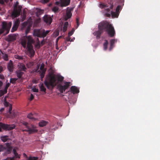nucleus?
Returning a JSON list of instances; mask_svg holds the SVG:
<instances>
[{"mask_svg": "<svg viewBox=\"0 0 160 160\" xmlns=\"http://www.w3.org/2000/svg\"><path fill=\"white\" fill-rule=\"evenodd\" d=\"M10 0V1L11 2H12V0Z\"/></svg>", "mask_w": 160, "mask_h": 160, "instance_id": "338daca9", "label": "nucleus"}, {"mask_svg": "<svg viewBox=\"0 0 160 160\" xmlns=\"http://www.w3.org/2000/svg\"><path fill=\"white\" fill-rule=\"evenodd\" d=\"M61 36H59V37L58 38L59 39V38H61Z\"/></svg>", "mask_w": 160, "mask_h": 160, "instance_id": "0e129e2a", "label": "nucleus"}, {"mask_svg": "<svg viewBox=\"0 0 160 160\" xmlns=\"http://www.w3.org/2000/svg\"><path fill=\"white\" fill-rule=\"evenodd\" d=\"M10 83L9 82H8L6 83V86L4 88V91H1V92H0V96H2L3 95L5 94H6L7 93V89L10 86Z\"/></svg>", "mask_w": 160, "mask_h": 160, "instance_id": "6ab92c4d", "label": "nucleus"}, {"mask_svg": "<svg viewBox=\"0 0 160 160\" xmlns=\"http://www.w3.org/2000/svg\"><path fill=\"white\" fill-rule=\"evenodd\" d=\"M43 12V10L40 9H38L37 10V12L39 14H40L42 13Z\"/></svg>", "mask_w": 160, "mask_h": 160, "instance_id": "a18cd8bd", "label": "nucleus"}, {"mask_svg": "<svg viewBox=\"0 0 160 160\" xmlns=\"http://www.w3.org/2000/svg\"><path fill=\"white\" fill-rule=\"evenodd\" d=\"M70 0H60V4L61 7H65L68 5Z\"/></svg>", "mask_w": 160, "mask_h": 160, "instance_id": "f8f14e48", "label": "nucleus"}, {"mask_svg": "<svg viewBox=\"0 0 160 160\" xmlns=\"http://www.w3.org/2000/svg\"><path fill=\"white\" fill-rule=\"evenodd\" d=\"M49 0H41V2L43 3H46L48 2Z\"/></svg>", "mask_w": 160, "mask_h": 160, "instance_id": "de8ad7c7", "label": "nucleus"}, {"mask_svg": "<svg viewBox=\"0 0 160 160\" xmlns=\"http://www.w3.org/2000/svg\"><path fill=\"white\" fill-rule=\"evenodd\" d=\"M1 53L3 54V58L5 61L8 60V55L6 54H4L2 52H1Z\"/></svg>", "mask_w": 160, "mask_h": 160, "instance_id": "7c9ffc66", "label": "nucleus"}, {"mask_svg": "<svg viewBox=\"0 0 160 160\" xmlns=\"http://www.w3.org/2000/svg\"><path fill=\"white\" fill-rule=\"evenodd\" d=\"M46 71V70H44L41 71H38V72H39V73H40V76L42 81V80L43 78L44 77Z\"/></svg>", "mask_w": 160, "mask_h": 160, "instance_id": "393cba45", "label": "nucleus"}, {"mask_svg": "<svg viewBox=\"0 0 160 160\" xmlns=\"http://www.w3.org/2000/svg\"><path fill=\"white\" fill-rule=\"evenodd\" d=\"M73 8H67L66 10V15L64 18V19L65 21L67 20L71 17L72 16L71 12L73 10Z\"/></svg>", "mask_w": 160, "mask_h": 160, "instance_id": "1a4fd4ad", "label": "nucleus"}, {"mask_svg": "<svg viewBox=\"0 0 160 160\" xmlns=\"http://www.w3.org/2000/svg\"><path fill=\"white\" fill-rule=\"evenodd\" d=\"M68 25V22H66L64 23L63 28V32H65L67 31Z\"/></svg>", "mask_w": 160, "mask_h": 160, "instance_id": "bb28decb", "label": "nucleus"}, {"mask_svg": "<svg viewBox=\"0 0 160 160\" xmlns=\"http://www.w3.org/2000/svg\"><path fill=\"white\" fill-rule=\"evenodd\" d=\"M57 34V36H58V35H59V32H57V34Z\"/></svg>", "mask_w": 160, "mask_h": 160, "instance_id": "e2e57ef3", "label": "nucleus"}, {"mask_svg": "<svg viewBox=\"0 0 160 160\" xmlns=\"http://www.w3.org/2000/svg\"><path fill=\"white\" fill-rule=\"evenodd\" d=\"M3 70L2 67L0 66V73L2 72Z\"/></svg>", "mask_w": 160, "mask_h": 160, "instance_id": "603ef678", "label": "nucleus"}, {"mask_svg": "<svg viewBox=\"0 0 160 160\" xmlns=\"http://www.w3.org/2000/svg\"><path fill=\"white\" fill-rule=\"evenodd\" d=\"M17 77L19 78H21L24 73L21 70H18L16 72Z\"/></svg>", "mask_w": 160, "mask_h": 160, "instance_id": "5701e85b", "label": "nucleus"}, {"mask_svg": "<svg viewBox=\"0 0 160 160\" xmlns=\"http://www.w3.org/2000/svg\"><path fill=\"white\" fill-rule=\"evenodd\" d=\"M34 98V96L32 94H31L30 95V100L31 101Z\"/></svg>", "mask_w": 160, "mask_h": 160, "instance_id": "09e8293b", "label": "nucleus"}, {"mask_svg": "<svg viewBox=\"0 0 160 160\" xmlns=\"http://www.w3.org/2000/svg\"><path fill=\"white\" fill-rule=\"evenodd\" d=\"M5 149V148L3 145H0V152L2 151Z\"/></svg>", "mask_w": 160, "mask_h": 160, "instance_id": "79ce46f5", "label": "nucleus"}, {"mask_svg": "<svg viewBox=\"0 0 160 160\" xmlns=\"http://www.w3.org/2000/svg\"><path fill=\"white\" fill-rule=\"evenodd\" d=\"M47 122L44 121H42L39 123V125L40 127H43L46 125Z\"/></svg>", "mask_w": 160, "mask_h": 160, "instance_id": "cd10ccee", "label": "nucleus"}, {"mask_svg": "<svg viewBox=\"0 0 160 160\" xmlns=\"http://www.w3.org/2000/svg\"><path fill=\"white\" fill-rule=\"evenodd\" d=\"M75 31V30L74 28H72L71 31L70 32H69L68 33V36L70 37L71 36H72L73 34V32Z\"/></svg>", "mask_w": 160, "mask_h": 160, "instance_id": "4c0bfd02", "label": "nucleus"}, {"mask_svg": "<svg viewBox=\"0 0 160 160\" xmlns=\"http://www.w3.org/2000/svg\"><path fill=\"white\" fill-rule=\"evenodd\" d=\"M7 68L8 70L10 72H13V66L12 62L11 60H10L9 62L8 63Z\"/></svg>", "mask_w": 160, "mask_h": 160, "instance_id": "ddd939ff", "label": "nucleus"}, {"mask_svg": "<svg viewBox=\"0 0 160 160\" xmlns=\"http://www.w3.org/2000/svg\"><path fill=\"white\" fill-rule=\"evenodd\" d=\"M122 9V7L120 5H118L116 8V12H111L112 17V18H118V16L119 10Z\"/></svg>", "mask_w": 160, "mask_h": 160, "instance_id": "6e6552de", "label": "nucleus"}, {"mask_svg": "<svg viewBox=\"0 0 160 160\" xmlns=\"http://www.w3.org/2000/svg\"><path fill=\"white\" fill-rule=\"evenodd\" d=\"M33 91L34 92H38V89L36 88H34L32 89Z\"/></svg>", "mask_w": 160, "mask_h": 160, "instance_id": "49530a36", "label": "nucleus"}, {"mask_svg": "<svg viewBox=\"0 0 160 160\" xmlns=\"http://www.w3.org/2000/svg\"><path fill=\"white\" fill-rule=\"evenodd\" d=\"M18 2L17 1L14 5V9L12 13V18L17 17L20 14L21 8L19 7L18 8Z\"/></svg>", "mask_w": 160, "mask_h": 160, "instance_id": "423d86ee", "label": "nucleus"}, {"mask_svg": "<svg viewBox=\"0 0 160 160\" xmlns=\"http://www.w3.org/2000/svg\"><path fill=\"white\" fill-rule=\"evenodd\" d=\"M22 123L26 127L27 129L26 130H24L23 131L28 132L30 134L37 132L38 130L36 129L35 127L32 124H30L28 122L24 121H22Z\"/></svg>", "mask_w": 160, "mask_h": 160, "instance_id": "20e7f679", "label": "nucleus"}, {"mask_svg": "<svg viewBox=\"0 0 160 160\" xmlns=\"http://www.w3.org/2000/svg\"><path fill=\"white\" fill-rule=\"evenodd\" d=\"M30 29V25H29L28 26V27L27 28L26 30L25 31V33L26 34H27L29 32Z\"/></svg>", "mask_w": 160, "mask_h": 160, "instance_id": "ea45409f", "label": "nucleus"}, {"mask_svg": "<svg viewBox=\"0 0 160 160\" xmlns=\"http://www.w3.org/2000/svg\"><path fill=\"white\" fill-rule=\"evenodd\" d=\"M27 25V23L24 22L22 24V25L23 27H25Z\"/></svg>", "mask_w": 160, "mask_h": 160, "instance_id": "bf43d9fd", "label": "nucleus"}, {"mask_svg": "<svg viewBox=\"0 0 160 160\" xmlns=\"http://www.w3.org/2000/svg\"><path fill=\"white\" fill-rule=\"evenodd\" d=\"M7 0H4V1H6V2Z\"/></svg>", "mask_w": 160, "mask_h": 160, "instance_id": "774afa93", "label": "nucleus"}, {"mask_svg": "<svg viewBox=\"0 0 160 160\" xmlns=\"http://www.w3.org/2000/svg\"><path fill=\"white\" fill-rule=\"evenodd\" d=\"M13 154L14 155L15 157L16 158H20V155H19L18 154L16 150L15 149H14L13 150Z\"/></svg>", "mask_w": 160, "mask_h": 160, "instance_id": "c85d7f7f", "label": "nucleus"}, {"mask_svg": "<svg viewBox=\"0 0 160 160\" xmlns=\"http://www.w3.org/2000/svg\"><path fill=\"white\" fill-rule=\"evenodd\" d=\"M60 2H56V4L57 5H58L59 4Z\"/></svg>", "mask_w": 160, "mask_h": 160, "instance_id": "052dcab7", "label": "nucleus"}, {"mask_svg": "<svg viewBox=\"0 0 160 160\" xmlns=\"http://www.w3.org/2000/svg\"><path fill=\"white\" fill-rule=\"evenodd\" d=\"M98 28V29L103 32H107L111 37H113L115 35V32L113 27L106 21H103L99 23Z\"/></svg>", "mask_w": 160, "mask_h": 160, "instance_id": "7ed1b4c3", "label": "nucleus"}, {"mask_svg": "<svg viewBox=\"0 0 160 160\" xmlns=\"http://www.w3.org/2000/svg\"><path fill=\"white\" fill-rule=\"evenodd\" d=\"M58 38H57L56 39V44H57L58 42Z\"/></svg>", "mask_w": 160, "mask_h": 160, "instance_id": "680f3d73", "label": "nucleus"}, {"mask_svg": "<svg viewBox=\"0 0 160 160\" xmlns=\"http://www.w3.org/2000/svg\"><path fill=\"white\" fill-rule=\"evenodd\" d=\"M70 82H66L64 85H62L61 84H59L58 87L59 91L61 93H63L65 92V90L67 89L70 86Z\"/></svg>", "mask_w": 160, "mask_h": 160, "instance_id": "0eeeda50", "label": "nucleus"}, {"mask_svg": "<svg viewBox=\"0 0 160 160\" xmlns=\"http://www.w3.org/2000/svg\"><path fill=\"white\" fill-rule=\"evenodd\" d=\"M41 44L42 45H43L44 44V40H43L41 41Z\"/></svg>", "mask_w": 160, "mask_h": 160, "instance_id": "5fc2aeb1", "label": "nucleus"}, {"mask_svg": "<svg viewBox=\"0 0 160 160\" xmlns=\"http://www.w3.org/2000/svg\"><path fill=\"white\" fill-rule=\"evenodd\" d=\"M4 104L6 107H9L8 112L11 113V112L12 109V105L11 104L9 103L6 101V100H5L4 101Z\"/></svg>", "mask_w": 160, "mask_h": 160, "instance_id": "a211bd4d", "label": "nucleus"}, {"mask_svg": "<svg viewBox=\"0 0 160 160\" xmlns=\"http://www.w3.org/2000/svg\"><path fill=\"white\" fill-rule=\"evenodd\" d=\"M40 69L41 71H42L44 70H46V69L44 68V64L43 63H42L40 67Z\"/></svg>", "mask_w": 160, "mask_h": 160, "instance_id": "58836bf2", "label": "nucleus"}, {"mask_svg": "<svg viewBox=\"0 0 160 160\" xmlns=\"http://www.w3.org/2000/svg\"><path fill=\"white\" fill-rule=\"evenodd\" d=\"M113 5H111L109 7V8H108L107 9V12H109V13H107L105 15L107 17H110L111 15V13H110V9H112L113 8Z\"/></svg>", "mask_w": 160, "mask_h": 160, "instance_id": "b1692460", "label": "nucleus"}, {"mask_svg": "<svg viewBox=\"0 0 160 160\" xmlns=\"http://www.w3.org/2000/svg\"><path fill=\"white\" fill-rule=\"evenodd\" d=\"M17 36V35L14 34H10L8 35L7 40L9 42L14 41L16 40Z\"/></svg>", "mask_w": 160, "mask_h": 160, "instance_id": "9b49d317", "label": "nucleus"}, {"mask_svg": "<svg viewBox=\"0 0 160 160\" xmlns=\"http://www.w3.org/2000/svg\"><path fill=\"white\" fill-rule=\"evenodd\" d=\"M39 45H40V42H39V41L38 40V42L37 43V45H35V47H36L38 46H39Z\"/></svg>", "mask_w": 160, "mask_h": 160, "instance_id": "6e6d98bb", "label": "nucleus"}, {"mask_svg": "<svg viewBox=\"0 0 160 160\" xmlns=\"http://www.w3.org/2000/svg\"><path fill=\"white\" fill-rule=\"evenodd\" d=\"M76 21H77V25L78 27L79 25V20L77 18L76 19Z\"/></svg>", "mask_w": 160, "mask_h": 160, "instance_id": "864d4df0", "label": "nucleus"}, {"mask_svg": "<svg viewBox=\"0 0 160 160\" xmlns=\"http://www.w3.org/2000/svg\"><path fill=\"white\" fill-rule=\"evenodd\" d=\"M108 42L107 40H105V42L103 44L104 48L105 50H106L108 47Z\"/></svg>", "mask_w": 160, "mask_h": 160, "instance_id": "473e14b6", "label": "nucleus"}, {"mask_svg": "<svg viewBox=\"0 0 160 160\" xmlns=\"http://www.w3.org/2000/svg\"><path fill=\"white\" fill-rule=\"evenodd\" d=\"M12 148L11 147L8 146L6 150L8 152V153H10L12 150Z\"/></svg>", "mask_w": 160, "mask_h": 160, "instance_id": "e433bc0d", "label": "nucleus"}, {"mask_svg": "<svg viewBox=\"0 0 160 160\" xmlns=\"http://www.w3.org/2000/svg\"><path fill=\"white\" fill-rule=\"evenodd\" d=\"M8 139V137L7 136H4L1 137L2 140L4 142H6Z\"/></svg>", "mask_w": 160, "mask_h": 160, "instance_id": "c756f323", "label": "nucleus"}, {"mask_svg": "<svg viewBox=\"0 0 160 160\" xmlns=\"http://www.w3.org/2000/svg\"><path fill=\"white\" fill-rule=\"evenodd\" d=\"M103 32L100 30L98 29V30L95 32H93V34L94 36H96L97 39L100 38L101 34L103 33Z\"/></svg>", "mask_w": 160, "mask_h": 160, "instance_id": "dca6fc26", "label": "nucleus"}, {"mask_svg": "<svg viewBox=\"0 0 160 160\" xmlns=\"http://www.w3.org/2000/svg\"><path fill=\"white\" fill-rule=\"evenodd\" d=\"M36 115L35 113L32 114V113H30L28 115L27 118L32 120L35 121L37 119L36 117Z\"/></svg>", "mask_w": 160, "mask_h": 160, "instance_id": "4468645a", "label": "nucleus"}, {"mask_svg": "<svg viewBox=\"0 0 160 160\" xmlns=\"http://www.w3.org/2000/svg\"><path fill=\"white\" fill-rule=\"evenodd\" d=\"M4 78V76L2 74H0V79H3Z\"/></svg>", "mask_w": 160, "mask_h": 160, "instance_id": "8fccbe9b", "label": "nucleus"}, {"mask_svg": "<svg viewBox=\"0 0 160 160\" xmlns=\"http://www.w3.org/2000/svg\"><path fill=\"white\" fill-rule=\"evenodd\" d=\"M100 7L101 8H104L106 7H107V6L106 5H105L104 4H102V3L100 4Z\"/></svg>", "mask_w": 160, "mask_h": 160, "instance_id": "c03bdc74", "label": "nucleus"}, {"mask_svg": "<svg viewBox=\"0 0 160 160\" xmlns=\"http://www.w3.org/2000/svg\"><path fill=\"white\" fill-rule=\"evenodd\" d=\"M19 23L18 21H16L15 22L11 29V31L12 32H13L17 30L19 26Z\"/></svg>", "mask_w": 160, "mask_h": 160, "instance_id": "aec40b11", "label": "nucleus"}, {"mask_svg": "<svg viewBox=\"0 0 160 160\" xmlns=\"http://www.w3.org/2000/svg\"><path fill=\"white\" fill-rule=\"evenodd\" d=\"M33 34L35 36L41 38V30L40 29H35L33 31Z\"/></svg>", "mask_w": 160, "mask_h": 160, "instance_id": "2eb2a0df", "label": "nucleus"}, {"mask_svg": "<svg viewBox=\"0 0 160 160\" xmlns=\"http://www.w3.org/2000/svg\"><path fill=\"white\" fill-rule=\"evenodd\" d=\"M71 91L74 94L78 93L79 92V89L75 86H72L70 88Z\"/></svg>", "mask_w": 160, "mask_h": 160, "instance_id": "f3484780", "label": "nucleus"}, {"mask_svg": "<svg viewBox=\"0 0 160 160\" xmlns=\"http://www.w3.org/2000/svg\"><path fill=\"white\" fill-rule=\"evenodd\" d=\"M19 70H21V71H25L26 69V68L25 67V65L23 64H21L19 68Z\"/></svg>", "mask_w": 160, "mask_h": 160, "instance_id": "a878e982", "label": "nucleus"}, {"mask_svg": "<svg viewBox=\"0 0 160 160\" xmlns=\"http://www.w3.org/2000/svg\"><path fill=\"white\" fill-rule=\"evenodd\" d=\"M50 30H48L45 31V30H41V38H44L50 32Z\"/></svg>", "mask_w": 160, "mask_h": 160, "instance_id": "4be33fe9", "label": "nucleus"}, {"mask_svg": "<svg viewBox=\"0 0 160 160\" xmlns=\"http://www.w3.org/2000/svg\"><path fill=\"white\" fill-rule=\"evenodd\" d=\"M66 40L67 41H70L71 42L73 41V40H72V39L71 40V38H70V37H69V36H68V37L66 38Z\"/></svg>", "mask_w": 160, "mask_h": 160, "instance_id": "37998d69", "label": "nucleus"}, {"mask_svg": "<svg viewBox=\"0 0 160 160\" xmlns=\"http://www.w3.org/2000/svg\"><path fill=\"white\" fill-rule=\"evenodd\" d=\"M4 110V108H2L1 109H0V112H2Z\"/></svg>", "mask_w": 160, "mask_h": 160, "instance_id": "4d7b16f0", "label": "nucleus"}, {"mask_svg": "<svg viewBox=\"0 0 160 160\" xmlns=\"http://www.w3.org/2000/svg\"><path fill=\"white\" fill-rule=\"evenodd\" d=\"M44 21L47 24H50L52 22V19L50 16H45L43 17Z\"/></svg>", "mask_w": 160, "mask_h": 160, "instance_id": "9d476101", "label": "nucleus"}, {"mask_svg": "<svg viewBox=\"0 0 160 160\" xmlns=\"http://www.w3.org/2000/svg\"><path fill=\"white\" fill-rule=\"evenodd\" d=\"M26 40L25 39H22L21 40V44L22 47L25 48L26 47L27 41V48L29 54V56L30 58H32L34 56L35 53L32 44H34L35 42L31 36H27L26 37Z\"/></svg>", "mask_w": 160, "mask_h": 160, "instance_id": "f03ea898", "label": "nucleus"}, {"mask_svg": "<svg viewBox=\"0 0 160 160\" xmlns=\"http://www.w3.org/2000/svg\"><path fill=\"white\" fill-rule=\"evenodd\" d=\"M64 78L60 75L53 76L49 75L44 81V84L48 89H52L53 87L59 83L62 82Z\"/></svg>", "mask_w": 160, "mask_h": 160, "instance_id": "f257e3e1", "label": "nucleus"}, {"mask_svg": "<svg viewBox=\"0 0 160 160\" xmlns=\"http://www.w3.org/2000/svg\"><path fill=\"white\" fill-rule=\"evenodd\" d=\"M14 57L15 58L18 60H22L23 58L22 56L17 55H15Z\"/></svg>", "mask_w": 160, "mask_h": 160, "instance_id": "f704fd0d", "label": "nucleus"}, {"mask_svg": "<svg viewBox=\"0 0 160 160\" xmlns=\"http://www.w3.org/2000/svg\"><path fill=\"white\" fill-rule=\"evenodd\" d=\"M2 84H3V83H2V82L0 81V88L1 87V86H2Z\"/></svg>", "mask_w": 160, "mask_h": 160, "instance_id": "13d9d810", "label": "nucleus"}, {"mask_svg": "<svg viewBox=\"0 0 160 160\" xmlns=\"http://www.w3.org/2000/svg\"><path fill=\"white\" fill-rule=\"evenodd\" d=\"M12 26V22H9L8 24L5 22H3L2 23V28L0 29V35L4 33L6 31L4 35L8 34Z\"/></svg>", "mask_w": 160, "mask_h": 160, "instance_id": "39448f33", "label": "nucleus"}, {"mask_svg": "<svg viewBox=\"0 0 160 160\" xmlns=\"http://www.w3.org/2000/svg\"><path fill=\"white\" fill-rule=\"evenodd\" d=\"M17 80V78H11L10 80V82L12 84H14Z\"/></svg>", "mask_w": 160, "mask_h": 160, "instance_id": "72a5a7b5", "label": "nucleus"}, {"mask_svg": "<svg viewBox=\"0 0 160 160\" xmlns=\"http://www.w3.org/2000/svg\"><path fill=\"white\" fill-rule=\"evenodd\" d=\"M4 3V0H0V3L1 4H3Z\"/></svg>", "mask_w": 160, "mask_h": 160, "instance_id": "3c124183", "label": "nucleus"}, {"mask_svg": "<svg viewBox=\"0 0 160 160\" xmlns=\"http://www.w3.org/2000/svg\"><path fill=\"white\" fill-rule=\"evenodd\" d=\"M59 8L57 7H54L52 8V11L54 12H57L58 11Z\"/></svg>", "mask_w": 160, "mask_h": 160, "instance_id": "c9c22d12", "label": "nucleus"}, {"mask_svg": "<svg viewBox=\"0 0 160 160\" xmlns=\"http://www.w3.org/2000/svg\"><path fill=\"white\" fill-rule=\"evenodd\" d=\"M117 42V40L115 39H112L110 40V46L109 50L111 51L114 47V43Z\"/></svg>", "mask_w": 160, "mask_h": 160, "instance_id": "412c9836", "label": "nucleus"}, {"mask_svg": "<svg viewBox=\"0 0 160 160\" xmlns=\"http://www.w3.org/2000/svg\"><path fill=\"white\" fill-rule=\"evenodd\" d=\"M38 68L39 67V65H38Z\"/></svg>", "mask_w": 160, "mask_h": 160, "instance_id": "69168bd1", "label": "nucleus"}, {"mask_svg": "<svg viewBox=\"0 0 160 160\" xmlns=\"http://www.w3.org/2000/svg\"><path fill=\"white\" fill-rule=\"evenodd\" d=\"M40 88L41 91L44 92H46V88L44 86L43 84H41L40 87Z\"/></svg>", "mask_w": 160, "mask_h": 160, "instance_id": "2f4dec72", "label": "nucleus"}, {"mask_svg": "<svg viewBox=\"0 0 160 160\" xmlns=\"http://www.w3.org/2000/svg\"><path fill=\"white\" fill-rule=\"evenodd\" d=\"M38 158L36 157H30L28 160H37Z\"/></svg>", "mask_w": 160, "mask_h": 160, "instance_id": "a19ab883", "label": "nucleus"}]
</instances>
